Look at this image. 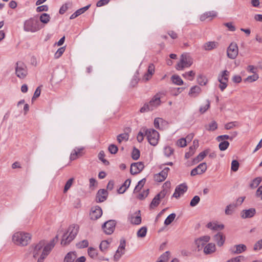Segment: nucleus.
Listing matches in <instances>:
<instances>
[{
    "instance_id": "f257e3e1",
    "label": "nucleus",
    "mask_w": 262,
    "mask_h": 262,
    "mask_svg": "<svg viewBox=\"0 0 262 262\" xmlns=\"http://www.w3.org/2000/svg\"><path fill=\"white\" fill-rule=\"evenodd\" d=\"M79 227L77 224H72L70 225L67 231L62 236V238L61 241V244L63 246L69 244L72 241H73L79 231Z\"/></svg>"
},
{
    "instance_id": "f03ea898",
    "label": "nucleus",
    "mask_w": 262,
    "mask_h": 262,
    "mask_svg": "<svg viewBox=\"0 0 262 262\" xmlns=\"http://www.w3.org/2000/svg\"><path fill=\"white\" fill-rule=\"evenodd\" d=\"M31 238V235L27 232L19 231L15 233L12 236L13 242L17 245L22 246L28 244Z\"/></svg>"
},
{
    "instance_id": "7ed1b4c3",
    "label": "nucleus",
    "mask_w": 262,
    "mask_h": 262,
    "mask_svg": "<svg viewBox=\"0 0 262 262\" xmlns=\"http://www.w3.org/2000/svg\"><path fill=\"white\" fill-rule=\"evenodd\" d=\"M41 29L39 21L34 18H30L25 21L24 30L26 32H36Z\"/></svg>"
},
{
    "instance_id": "20e7f679",
    "label": "nucleus",
    "mask_w": 262,
    "mask_h": 262,
    "mask_svg": "<svg viewBox=\"0 0 262 262\" xmlns=\"http://www.w3.org/2000/svg\"><path fill=\"white\" fill-rule=\"evenodd\" d=\"M143 131L145 133L149 144L152 146H156L159 141V134L153 128H143Z\"/></svg>"
},
{
    "instance_id": "39448f33",
    "label": "nucleus",
    "mask_w": 262,
    "mask_h": 262,
    "mask_svg": "<svg viewBox=\"0 0 262 262\" xmlns=\"http://www.w3.org/2000/svg\"><path fill=\"white\" fill-rule=\"evenodd\" d=\"M193 63L192 58L188 53H183L181 55L180 61L176 65V69L183 70L185 68L190 67Z\"/></svg>"
},
{
    "instance_id": "423d86ee",
    "label": "nucleus",
    "mask_w": 262,
    "mask_h": 262,
    "mask_svg": "<svg viewBox=\"0 0 262 262\" xmlns=\"http://www.w3.org/2000/svg\"><path fill=\"white\" fill-rule=\"evenodd\" d=\"M15 73L16 76L20 79H24L26 77L28 72L27 67L24 63L21 62L16 63Z\"/></svg>"
},
{
    "instance_id": "0eeeda50",
    "label": "nucleus",
    "mask_w": 262,
    "mask_h": 262,
    "mask_svg": "<svg viewBox=\"0 0 262 262\" xmlns=\"http://www.w3.org/2000/svg\"><path fill=\"white\" fill-rule=\"evenodd\" d=\"M238 54V47L235 42H231L227 49V57L231 59L236 58Z\"/></svg>"
},
{
    "instance_id": "6e6552de",
    "label": "nucleus",
    "mask_w": 262,
    "mask_h": 262,
    "mask_svg": "<svg viewBox=\"0 0 262 262\" xmlns=\"http://www.w3.org/2000/svg\"><path fill=\"white\" fill-rule=\"evenodd\" d=\"M167 192V191L166 189H163L157 194L152 199L151 203L150 204V208L153 209L157 207L160 204L161 200L165 196Z\"/></svg>"
},
{
    "instance_id": "1a4fd4ad",
    "label": "nucleus",
    "mask_w": 262,
    "mask_h": 262,
    "mask_svg": "<svg viewBox=\"0 0 262 262\" xmlns=\"http://www.w3.org/2000/svg\"><path fill=\"white\" fill-rule=\"evenodd\" d=\"M116 223L114 220H110L104 223L102 228L106 234H111L114 230Z\"/></svg>"
},
{
    "instance_id": "9d476101",
    "label": "nucleus",
    "mask_w": 262,
    "mask_h": 262,
    "mask_svg": "<svg viewBox=\"0 0 262 262\" xmlns=\"http://www.w3.org/2000/svg\"><path fill=\"white\" fill-rule=\"evenodd\" d=\"M102 214V210L101 208L96 206L92 207L90 213V219L92 220H96L101 216Z\"/></svg>"
},
{
    "instance_id": "9b49d317",
    "label": "nucleus",
    "mask_w": 262,
    "mask_h": 262,
    "mask_svg": "<svg viewBox=\"0 0 262 262\" xmlns=\"http://www.w3.org/2000/svg\"><path fill=\"white\" fill-rule=\"evenodd\" d=\"M144 168V163L138 162L131 164L130 171L132 174H136L140 173Z\"/></svg>"
},
{
    "instance_id": "f8f14e48",
    "label": "nucleus",
    "mask_w": 262,
    "mask_h": 262,
    "mask_svg": "<svg viewBox=\"0 0 262 262\" xmlns=\"http://www.w3.org/2000/svg\"><path fill=\"white\" fill-rule=\"evenodd\" d=\"M161 98L159 93L156 94L148 103L151 111L158 107L161 104Z\"/></svg>"
},
{
    "instance_id": "ddd939ff",
    "label": "nucleus",
    "mask_w": 262,
    "mask_h": 262,
    "mask_svg": "<svg viewBox=\"0 0 262 262\" xmlns=\"http://www.w3.org/2000/svg\"><path fill=\"white\" fill-rule=\"evenodd\" d=\"M169 170L168 167L164 168L160 172L154 175V180L158 182L164 181L167 177Z\"/></svg>"
},
{
    "instance_id": "4468645a",
    "label": "nucleus",
    "mask_w": 262,
    "mask_h": 262,
    "mask_svg": "<svg viewBox=\"0 0 262 262\" xmlns=\"http://www.w3.org/2000/svg\"><path fill=\"white\" fill-rule=\"evenodd\" d=\"M58 235H56L54 238H53L49 244L45 246L41 252V254L43 255L47 256L53 248L55 246V242L58 240Z\"/></svg>"
},
{
    "instance_id": "2eb2a0df",
    "label": "nucleus",
    "mask_w": 262,
    "mask_h": 262,
    "mask_svg": "<svg viewBox=\"0 0 262 262\" xmlns=\"http://www.w3.org/2000/svg\"><path fill=\"white\" fill-rule=\"evenodd\" d=\"M58 235H56L54 238H53L49 244L45 246L41 252V254L43 255L47 256L53 248L55 246V242L58 240Z\"/></svg>"
},
{
    "instance_id": "dca6fc26",
    "label": "nucleus",
    "mask_w": 262,
    "mask_h": 262,
    "mask_svg": "<svg viewBox=\"0 0 262 262\" xmlns=\"http://www.w3.org/2000/svg\"><path fill=\"white\" fill-rule=\"evenodd\" d=\"M207 169V164L203 162L200 164L196 167L193 168L191 171L190 174L191 176H194L197 174H201Z\"/></svg>"
},
{
    "instance_id": "f3484780",
    "label": "nucleus",
    "mask_w": 262,
    "mask_h": 262,
    "mask_svg": "<svg viewBox=\"0 0 262 262\" xmlns=\"http://www.w3.org/2000/svg\"><path fill=\"white\" fill-rule=\"evenodd\" d=\"M187 186L185 183L178 185L175 189L173 196L178 199L187 190Z\"/></svg>"
},
{
    "instance_id": "a211bd4d",
    "label": "nucleus",
    "mask_w": 262,
    "mask_h": 262,
    "mask_svg": "<svg viewBox=\"0 0 262 262\" xmlns=\"http://www.w3.org/2000/svg\"><path fill=\"white\" fill-rule=\"evenodd\" d=\"M210 236L208 235L203 236L195 240V244L198 250L200 251L202 249L203 246L209 241Z\"/></svg>"
},
{
    "instance_id": "6ab92c4d",
    "label": "nucleus",
    "mask_w": 262,
    "mask_h": 262,
    "mask_svg": "<svg viewBox=\"0 0 262 262\" xmlns=\"http://www.w3.org/2000/svg\"><path fill=\"white\" fill-rule=\"evenodd\" d=\"M45 242L44 241H41L37 244L32 246V250H31V252L34 257H36L39 255L43 247L45 246Z\"/></svg>"
},
{
    "instance_id": "aec40b11",
    "label": "nucleus",
    "mask_w": 262,
    "mask_h": 262,
    "mask_svg": "<svg viewBox=\"0 0 262 262\" xmlns=\"http://www.w3.org/2000/svg\"><path fill=\"white\" fill-rule=\"evenodd\" d=\"M255 213V209L251 208L248 209L243 210L240 213V215L242 219H245L252 217Z\"/></svg>"
},
{
    "instance_id": "412c9836",
    "label": "nucleus",
    "mask_w": 262,
    "mask_h": 262,
    "mask_svg": "<svg viewBox=\"0 0 262 262\" xmlns=\"http://www.w3.org/2000/svg\"><path fill=\"white\" fill-rule=\"evenodd\" d=\"M247 250V247L244 244H239L234 246L231 248L230 251L232 253L235 254H241Z\"/></svg>"
},
{
    "instance_id": "4be33fe9",
    "label": "nucleus",
    "mask_w": 262,
    "mask_h": 262,
    "mask_svg": "<svg viewBox=\"0 0 262 262\" xmlns=\"http://www.w3.org/2000/svg\"><path fill=\"white\" fill-rule=\"evenodd\" d=\"M107 192L106 190L100 189L97 194L96 200L97 202H104L107 198Z\"/></svg>"
},
{
    "instance_id": "5701e85b",
    "label": "nucleus",
    "mask_w": 262,
    "mask_h": 262,
    "mask_svg": "<svg viewBox=\"0 0 262 262\" xmlns=\"http://www.w3.org/2000/svg\"><path fill=\"white\" fill-rule=\"evenodd\" d=\"M214 241L216 242L217 245L221 247L223 245L225 241V236L221 232L216 234L213 237Z\"/></svg>"
},
{
    "instance_id": "b1692460",
    "label": "nucleus",
    "mask_w": 262,
    "mask_h": 262,
    "mask_svg": "<svg viewBox=\"0 0 262 262\" xmlns=\"http://www.w3.org/2000/svg\"><path fill=\"white\" fill-rule=\"evenodd\" d=\"M201 92V88L198 85H194L190 88L188 95L191 97L195 98L199 95Z\"/></svg>"
},
{
    "instance_id": "393cba45",
    "label": "nucleus",
    "mask_w": 262,
    "mask_h": 262,
    "mask_svg": "<svg viewBox=\"0 0 262 262\" xmlns=\"http://www.w3.org/2000/svg\"><path fill=\"white\" fill-rule=\"evenodd\" d=\"M218 46L219 43L216 41H208L204 44L203 48L206 51H210L217 48Z\"/></svg>"
},
{
    "instance_id": "a878e982",
    "label": "nucleus",
    "mask_w": 262,
    "mask_h": 262,
    "mask_svg": "<svg viewBox=\"0 0 262 262\" xmlns=\"http://www.w3.org/2000/svg\"><path fill=\"white\" fill-rule=\"evenodd\" d=\"M229 72L227 70L222 71L218 75L217 80L219 82H228L229 76Z\"/></svg>"
},
{
    "instance_id": "bb28decb",
    "label": "nucleus",
    "mask_w": 262,
    "mask_h": 262,
    "mask_svg": "<svg viewBox=\"0 0 262 262\" xmlns=\"http://www.w3.org/2000/svg\"><path fill=\"white\" fill-rule=\"evenodd\" d=\"M216 250L215 245L213 243H209L204 248V252L205 254H210Z\"/></svg>"
},
{
    "instance_id": "cd10ccee",
    "label": "nucleus",
    "mask_w": 262,
    "mask_h": 262,
    "mask_svg": "<svg viewBox=\"0 0 262 262\" xmlns=\"http://www.w3.org/2000/svg\"><path fill=\"white\" fill-rule=\"evenodd\" d=\"M217 15L216 12L213 11L206 12L200 16V20L201 21H204L207 18H210V19L216 17Z\"/></svg>"
},
{
    "instance_id": "c85d7f7f",
    "label": "nucleus",
    "mask_w": 262,
    "mask_h": 262,
    "mask_svg": "<svg viewBox=\"0 0 262 262\" xmlns=\"http://www.w3.org/2000/svg\"><path fill=\"white\" fill-rule=\"evenodd\" d=\"M83 150V147L75 148L71 152L70 159L71 161L75 160L81 156V152Z\"/></svg>"
},
{
    "instance_id": "c756f323",
    "label": "nucleus",
    "mask_w": 262,
    "mask_h": 262,
    "mask_svg": "<svg viewBox=\"0 0 262 262\" xmlns=\"http://www.w3.org/2000/svg\"><path fill=\"white\" fill-rule=\"evenodd\" d=\"M76 257L77 254L75 252H69L66 255L63 262H73Z\"/></svg>"
},
{
    "instance_id": "7c9ffc66",
    "label": "nucleus",
    "mask_w": 262,
    "mask_h": 262,
    "mask_svg": "<svg viewBox=\"0 0 262 262\" xmlns=\"http://www.w3.org/2000/svg\"><path fill=\"white\" fill-rule=\"evenodd\" d=\"M209 149H206L200 152L199 155L193 159V162L197 163L202 161L209 153Z\"/></svg>"
},
{
    "instance_id": "2f4dec72",
    "label": "nucleus",
    "mask_w": 262,
    "mask_h": 262,
    "mask_svg": "<svg viewBox=\"0 0 262 262\" xmlns=\"http://www.w3.org/2000/svg\"><path fill=\"white\" fill-rule=\"evenodd\" d=\"M207 227L212 230H218L223 229L224 228V225L223 224L218 225L216 224L209 223L207 224Z\"/></svg>"
},
{
    "instance_id": "473e14b6",
    "label": "nucleus",
    "mask_w": 262,
    "mask_h": 262,
    "mask_svg": "<svg viewBox=\"0 0 262 262\" xmlns=\"http://www.w3.org/2000/svg\"><path fill=\"white\" fill-rule=\"evenodd\" d=\"M236 207V205L234 204L227 205L225 210V214L226 215H231L233 213Z\"/></svg>"
},
{
    "instance_id": "72a5a7b5",
    "label": "nucleus",
    "mask_w": 262,
    "mask_h": 262,
    "mask_svg": "<svg viewBox=\"0 0 262 262\" xmlns=\"http://www.w3.org/2000/svg\"><path fill=\"white\" fill-rule=\"evenodd\" d=\"M197 82L201 85H205L208 82V79L205 76L200 74L197 77Z\"/></svg>"
},
{
    "instance_id": "f704fd0d",
    "label": "nucleus",
    "mask_w": 262,
    "mask_h": 262,
    "mask_svg": "<svg viewBox=\"0 0 262 262\" xmlns=\"http://www.w3.org/2000/svg\"><path fill=\"white\" fill-rule=\"evenodd\" d=\"M110 244V243L107 240L102 241L99 245L100 250L105 253L108 249Z\"/></svg>"
},
{
    "instance_id": "c9c22d12",
    "label": "nucleus",
    "mask_w": 262,
    "mask_h": 262,
    "mask_svg": "<svg viewBox=\"0 0 262 262\" xmlns=\"http://www.w3.org/2000/svg\"><path fill=\"white\" fill-rule=\"evenodd\" d=\"M88 253L92 258H96L98 256V252L96 249L93 247H89L88 249Z\"/></svg>"
},
{
    "instance_id": "e433bc0d",
    "label": "nucleus",
    "mask_w": 262,
    "mask_h": 262,
    "mask_svg": "<svg viewBox=\"0 0 262 262\" xmlns=\"http://www.w3.org/2000/svg\"><path fill=\"white\" fill-rule=\"evenodd\" d=\"M50 19V15L47 13H42L41 14L39 17L40 21L43 24H48Z\"/></svg>"
},
{
    "instance_id": "4c0bfd02",
    "label": "nucleus",
    "mask_w": 262,
    "mask_h": 262,
    "mask_svg": "<svg viewBox=\"0 0 262 262\" xmlns=\"http://www.w3.org/2000/svg\"><path fill=\"white\" fill-rule=\"evenodd\" d=\"M171 80L173 83L178 85H181L183 83L182 79L178 75H173L171 77Z\"/></svg>"
},
{
    "instance_id": "58836bf2",
    "label": "nucleus",
    "mask_w": 262,
    "mask_h": 262,
    "mask_svg": "<svg viewBox=\"0 0 262 262\" xmlns=\"http://www.w3.org/2000/svg\"><path fill=\"white\" fill-rule=\"evenodd\" d=\"M262 179L260 177H257L253 180L251 183L250 185V186L252 188H255L257 187L259 184L260 183Z\"/></svg>"
},
{
    "instance_id": "ea45409f",
    "label": "nucleus",
    "mask_w": 262,
    "mask_h": 262,
    "mask_svg": "<svg viewBox=\"0 0 262 262\" xmlns=\"http://www.w3.org/2000/svg\"><path fill=\"white\" fill-rule=\"evenodd\" d=\"M176 216V215L175 213H172L170 214H169L167 218L165 219L164 221V224L165 225H168L170 224L174 220L175 217Z\"/></svg>"
},
{
    "instance_id": "a19ab883",
    "label": "nucleus",
    "mask_w": 262,
    "mask_h": 262,
    "mask_svg": "<svg viewBox=\"0 0 262 262\" xmlns=\"http://www.w3.org/2000/svg\"><path fill=\"white\" fill-rule=\"evenodd\" d=\"M129 136L127 133H123L117 136V139L118 142L119 143H121V142L123 140L127 141L128 140Z\"/></svg>"
},
{
    "instance_id": "79ce46f5",
    "label": "nucleus",
    "mask_w": 262,
    "mask_h": 262,
    "mask_svg": "<svg viewBox=\"0 0 262 262\" xmlns=\"http://www.w3.org/2000/svg\"><path fill=\"white\" fill-rule=\"evenodd\" d=\"M146 179L145 178L142 179L139 181L138 185L135 187L134 189V192L139 191L141 188L143 187L145 183Z\"/></svg>"
},
{
    "instance_id": "37998d69",
    "label": "nucleus",
    "mask_w": 262,
    "mask_h": 262,
    "mask_svg": "<svg viewBox=\"0 0 262 262\" xmlns=\"http://www.w3.org/2000/svg\"><path fill=\"white\" fill-rule=\"evenodd\" d=\"M125 253V251L118 248L114 256L115 261H118L120 258Z\"/></svg>"
},
{
    "instance_id": "c03bdc74",
    "label": "nucleus",
    "mask_w": 262,
    "mask_h": 262,
    "mask_svg": "<svg viewBox=\"0 0 262 262\" xmlns=\"http://www.w3.org/2000/svg\"><path fill=\"white\" fill-rule=\"evenodd\" d=\"M206 129L209 131H213L215 130L217 127V123L213 121L210 123H209L207 126H206Z\"/></svg>"
},
{
    "instance_id": "a18cd8bd",
    "label": "nucleus",
    "mask_w": 262,
    "mask_h": 262,
    "mask_svg": "<svg viewBox=\"0 0 262 262\" xmlns=\"http://www.w3.org/2000/svg\"><path fill=\"white\" fill-rule=\"evenodd\" d=\"M140 156V150L136 148V147H134L133 148V150L132 152V157L134 160H138Z\"/></svg>"
},
{
    "instance_id": "49530a36",
    "label": "nucleus",
    "mask_w": 262,
    "mask_h": 262,
    "mask_svg": "<svg viewBox=\"0 0 262 262\" xmlns=\"http://www.w3.org/2000/svg\"><path fill=\"white\" fill-rule=\"evenodd\" d=\"M130 222L133 224L139 225L141 223V217L140 215H137L135 216H132Z\"/></svg>"
},
{
    "instance_id": "de8ad7c7",
    "label": "nucleus",
    "mask_w": 262,
    "mask_h": 262,
    "mask_svg": "<svg viewBox=\"0 0 262 262\" xmlns=\"http://www.w3.org/2000/svg\"><path fill=\"white\" fill-rule=\"evenodd\" d=\"M71 6H72V3H70V2L64 4L60 7L59 12V13L61 14H64L66 12V11L68 9V8L69 7H71Z\"/></svg>"
},
{
    "instance_id": "09e8293b",
    "label": "nucleus",
    "mask_w": 262,
    "mask_h": 262,
    "mask_svg": "<svg viewBox=\"0 0 262 262\" xmlns=\"http://www.w3.org/2000/svg\"><path fill=\"white\" fill-rule=\"evenodd\" d=\"M147 233V228L142 227L137 232V236L139 237H144L146 236Z\"/></svg>"
},
{
    "instance_id": "8fccbe9b",
    "label": "nucleus",
    "mask_w": 262,
    "mask_h": 262,
    "mask_svg": "<svg viewBox=\"0 0 262 262\" xmlns=\"http://www.w3.org/2000/svg\"><path fill=\"white\" fill-rule=\"evenodd\" d=\"M174 150L170 146H166L164 148V153L165 156L169 157L173 154Z\"/></svg>"
},
{
    "instance_id": "3c124183",
    "label": "nucleus",
    "mask_w": 262,
    "mask_h": 262,
    "mask_svg": "<svg viewBox=\"0 0 262 262\" xmlns=\"http://www.w3.org/2000/svg\"><path fill=\"white\" fill-rule=\"evenodd\" d=\"M74 178H70L68 180V181L66 182V185L64 187L63 192L66 193L68 191V190L70 188L71 186L72 185L74 182Z\"/></svg>"
},
{
    "instance_id": "603ef678",
    "label": "nucleus",
    "mask_w": 262,
    "mask_h": 262,
    "mask_svg": "<svg viewBox=\"0 0 262 262\" xmlns=\"http://www.w3.org/2000/svg\"><path fill=\"white\" fill-rule=\"evenodd\" d=\"M170 254L169 251H166L160 256L159 259L162 260V262H167L168 260Z\"/></svg>"
},
{
    "instance_id": "864d4df0",
    "label": "nucleus",
    "mask_w": 262,
    "mask_h": 262,
    "mask_svg": "<svg viewBox=\"0 0 262 262\" xmlns=\"http://www.w3.org/2000/svg\"><path fill=\"white\" fill-rule=\"evenodd\" d=\"M259 78L258 74H255L251 76H249L245 79V81L248 82H252L256 81Z\"/></svg>"
},
{
    "instance_id": "5fc2aeb1",
    "label": "nucleus",
    "mask_w": 262,
    "mask_h": 262,
    "mask_svg": "<svg viewBox=\"0 0 262 262\" xmlns=\"http://www.w3.org/2000/svg\"><path fill=\"white\" fill-rule=\"evenodd\" d=\"M194 75L195 73L193 71H190L183 74V76L184 77L188 78L190 81H192L193 79Z\"/></svg>"
},
{
    "instance_id": "6e6d98bb",
    "label": "nucleus",
    "mask_w": 262,
    "mask_h": 262,
    "mask_svg": "<svg viewBox=\"0 0 262 262\" xmlns=\"http://www.w3.org/2000/svg\"><path fill=\"white\" fill-rule=\"evenodd\" d=\"M76 246L80 249L88 247L89 242L86 239H84L77 244Z\"/></svg>"
},
{
    "instance_id": "4d7b16f0",
    "label": "nucleus",
    "mask_w": 262,
    "mask_h": 262,
    "mask_svg": "<svg viewBox=\"0 0 262 262\" xmlns=\"http://www.w3.org/2000/svg\"><path fill=\"white\" fill-rule=\"evenodd\" d=\"M163 123H165V121L160 118H156L154 120V126L157 129H161L160 127V124H162Z\"/></svg>"
},
{
    "instance_id": "13d9d810",
    "label": "nucleus",
    "mask_w": 262,
    "mask_h": 262,
    "mask_svg": "<svg viewBox=\"0 0 262 262\" xmlns=\"http://www.w3.org/2000/svg\"><path fill=\"white\" fill-rule=\"evenodd\" d=\"M229 146V142L227 141H223L221 142L219 144V148L221 150H225Z\"/></svg>"
},
{
    "instance_id": "bf43d9fd",
    "label": "nucleus",
    "mask_w": 262,
    "mask_h": 262,
    "mask_svg": "<svg viewBox=\"0 0 262 262\" xmlns=\"http://www.w3.org/2000/svg\"><path fill=\"white\" fill-rule=\"evenodd\" d=\"M108 150L111 154H115L117 152L118 148L116 145L112 144L109 145Z\"/></svg>"
},
{
    "instance_id": "052dcab7",
    "label": "nucleus",
    "mask_w": 262,
    "mask_h": 262,
    "mask_svg": "<svg viewBox=\"0 0 262 262\" xmlns=\"http://www.w3.org/2000/svg\"><path fill=\"white\" fill-rule=\"evenodd\" d=\"M200 198L199 196H194L190 202V206L191 207L195 206L200 202Z\"/></svg>"
},
{
    "instance_id": "680f3d73",
    "label": "nucleus",
    "mask_w": 262,
    "mask_h": 262,
    "mask_svg": "<svg viewBox=\"0 0 262 262\" xmlns=\"http://www.w3.org/2000/svg\"><path fill=\"white\" fill-rule=\"evenodd\" d=\"M238 167H239L238 162L236 160H233L231 163V170H232L233 171H234V172L237 171L238 169Z\"/></svg>"
},
{
    "instance_id": "e2e57ef3",
    "label": "nucleus",
    "mask_w": 262,
    "mask_h": 262,
    "mask_svg": "<svg viewBox=\"0 0 262 262\" xmlns=\"http://www.w3.org/2000/svg\"><path fill=\"white\" fill-rule=\"evenodd\" d=\"M105 154L104 152L102 150L100 151L98 154V158L100 160H101L104 164H108L109 162L108 161L104 159Z\"/></svg>"
},
{
    "instance_id": "0e129e2a",
    "label": "nucleus",
    "mask_w": 262,
    "mask_h": 262,
    "mask_svg": "<svg viewBox=\"0 0 262 262\" xmlns=\"http://www.w3.org/2000/svg\"><path fill=\"white\" fill-rule=\"evenodd\" d=\"M65 51L64 47H61L59 48L54 55V57L56 59L59 58L63 53Z\"/></svg>"
},
{
    "instance_id": "69168bd1",
    "label": "nucleus",
    "mask_w": 262,
    "mask_h": 262,
    "mask_svg": "<svg viewBox=\"0 0 262 262\" xmlns=\"http://www.w3.org/2000/svg\"><path fill=\"white\" fill-rule=\"evenodd\" d=\"M150 111H151V110L150 109L148 103H145L144 104V105L142 107H141V108L140 110V112L141 113H144L147 112H149Z\"/></svg>"
},
{
    "instance_id": "338daca9",
    "label": "nucleus",
    "mask_w": 262,
    "mask_h": 262,
    "mask_svg": "<svg viewBox=\"0 0 262 262\" xmlns=\"http://www.w3.org/2000/svg\"><path fill=\"white\" fill-rule=\"evenodd\" d=\"M177 144L178 146L181 147H185L187 145L186 144V139L185 138H181L178 140Z\"/></svg>"
},
{
    "instance_id": "774afa93",
    "label": "nucleus",
    "mask_w": 262,
    "mask_h": 262,
    "mask_svg": "<svg viewBox=\"0 0 262 262\" xmlns=\"http://www.w3.org/2000/svg\"><path fill=\"white\" fill-rule=\"evenodd\" d=\"M262 249V239L258 241L254 245V251H258Z\"/></svg>"
}]
</instances>
